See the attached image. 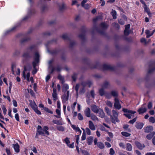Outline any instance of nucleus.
<instances>
[{"label": "nucleus", "mask_w": 155, "mask_h": 155, "mask_svg": "<svg viewBox=\"0 0 155 155\" xmlns=\"http://www.w3.org/2000/svg\"><path fill=\"white\" fill-rule=\"evenodd\" d=\"M90 94L93 98H94L95 94L94 90H91V91Z\"/></svg>", "instance_id": "55"}, {"label": "nucleus", "mask_w": 155, "mask_h": 155, "mask_svg": "<svg viewBox=\"0 0 155 155\" xmlns=\"http://www.w3.org/2000/svg\"><path fill=\"white\" fill-rule=\"evenodd\" d=\"M68 45L69 44V47H72L75 44V43L74 41L71 40L68 38Z\"/></svg>", "instance_id": "32"}, {"label": "nucleus", "mask_w": 155, "mask_h": 155, "mask_svg": "<svg viewBox=\"0 0 155 155\" xmlns=\"http://www.w3.org/2000/svg\"><path fill=\"white\" fill-rule=\"evenodd\" d=\"M145 33L147 35L146 36V38H148L151 35V33L150 34V31L148 30H146Z\"/></svg>", "instance_id": "38"}, {"label": "nucleus", "mask_w": 155, "mask_h": 155, "mask_svg": "<svg viewBox=\"0 0 155 155\" xmlns=\"http://www.w3.org/2000/svg\"><path fill=\"white\" fill-rule=\"evenodd\" d=\"M89 127L90 129L92 130H95V127L94 124L90 120L88 122Z\"/></svg>", "instance_id": "25"}, {"label": "nucleus", "mask_w": 155, "mask_h": 155, "mask_svg": "<svg viewBox=\"0 0 155 155\" xmlns=\"http://www.w3.org/2000/svg\"><path fill=\"white\" fill-rule=\"evenodd\" d=\"M68 86L67 84H63V85L62 91L64 94L62 97L63 104L67 101L68 99Z\"/></svg>", "instance_id": "1"}, {"label": "nucleus", "mask_w": 155, "mask_h": 155, "mask_svg": "<svg viewBox=\"0 0 155 155\" xmlns=\"http://www.w3.org/2000/svg\"><path fill=\"white\" fill-rule=\"evenodd\" d=\"M144 11L145 12H146L147 13V14L149 15V16L151 14L150 13V12L149 11V8L146 5H145L144 6Z\"/></svg>", "instance_id": "34"}, {"label": "nucleus", "mask_w": 155, "mask_h": 155, "mask_svg": "<svg viewBox=\"0 0 155 155\" xmlns=\"http://www.w3.org/2000/svg\"><path fill=\"white\" fill-rule=\"evenodd\" d=\"M40 55L37 52L35 53L34 56V60L33 62V65L34 68L32 71V74H35L37 72V69L35 67L37 65V64L39 62V58Z\"/></svg>", "instance_id": "2"}, {"label": "nucleus", "mask_w": 155, "mask_h": 155, "mask_svg": "<svg viewBox=\"0 0 155 155\" xmlns=\"http://www.w3.org/2000/svg\"><path fill=\"white\" fill-rule=\"evenodd\" d=\"M58 78L60 80L61 83L63 84L64 82V79L63 78H62L61 76H59L58 77Z\"/></svg>", "instance_id": "58"}, {"label": "nucleus", "mask_w": 155, "mask_h": 155, "mask_svg": "<svg viewBox=\"0 0 155 155\" xmlns=\"http://www.w3.org/2000/svg\"><path fill=\"white\" fill-rule=\"evenodd\" d=\"M31 107L38 114L41 115V112L38 109L36 105L34 103L32 105Z\"/></svg>", "instance_id": "18"}, {"label": "nucleus", "mask_w": 155, "mask_h": 155, "mask_svg": "<svg viewBox=\"0 0 155 155\" xmlns=\"http://www.w3.org/2000/svg\"><path fill=\"white\" fill-rule=\"evenodd\" d=\"M155 70V61L152 62L151 65H150L149 70L147 74V77H149V75L151 74L153 71Z\"/></svg>", "instance_id": "6"}, {"label": "nucleus", "mask_w": 155, "mask_h": 155, "mask_svg": "<svg viewBox=\"0 0 155 155\" xmlns=\"http://www.w3.org/2000/svg\"><path fill=\"white\" fill-rule=\"evenodd\" d=\"M78 76V74L77 73H74L72 76V80L75 82L76 81L77 77Z\"/></svg>", "instance_id": "37"}, {"label": "nucleus", "mask_w": 155, "mask_h": 155, "mask_svg": "<svg viewBox=\"0 0 155 155\" xmlns=\"http://www.w3.org/2000/svg\"><path fill=\"white\" fill-rule=\"evenodd\" d=\"M91 119L93 120L98 121V119L97 117L93 114H91L90 117Z\"/></svg>", "instance_id": "35"}, {"label": "nucleus", "mask_w": 155, "mask_h": 155, "mask_svg": "<svg viewBox=\"0 0 155 155\" xmlns=\"http://www.w3.org/2000/svg\"><path fill=\"white\" fill-rule=\"evenodd\" d=\"M110 87V82L106 81H104L101 85V87L104 89H107Z\"/></svg>", "instance_id": "13"}, {"label": "nucleus", "mask_w": 155, "mask_h": 155, "mask_svg": "<svg viewBox=\"0 0 155 155\" xmlns=\"http://www.w3.org/2000/svg\"><path fill=\"white\" fill-rule=\"evenodd\" d=\"M147 110V109L146 108H140L138 110V111L139 114H141L145 112Z\"/></svg>", "instance_id": "33"}, {"label": "nucleus", "mask_w": 155, "mask_h": 155, "mask_svg": "<svg viewBox=\"0 0 155 155\" xmlns=\"http://www.w3.org/2000/svg\"><path fill=\"white\" fill-rule=\"evenodd\" d=\"M94 137L92 136L89 137L87 139V142L89 145H91L93 141Z\"/></svg>", "instance_id": "27"}, {"label": "nucleus", "mask_w": 155, "mask_h": 155, "mask_svg": "<svg viewBox=\"0 0 155 155\" xmlns=\"http://www.w3.org/2000/svg\"><path fill=\"white\" fill-rule=\"evenodd\" d=\"M97 146L99 148L101 149H103L104 147V144L101 142H99L97 143Z\"/></svg>", "instance_id": "36"}, {"label": "nucleus", "mask_w": 155, "mask_h": 155, "mask_svg": "<svg viewBox=\"0 0 155 155\" xmlns=\"http://www.w3.org/2000/svg\"><path fill=\"white\" fill-rule=\"evenodd\" d=\"M122 111L126 114H124V115L126 116L129 119L131 118V117H134V115H132L136 113L135 111H133L130 110H128L127 109L123 108Z\"/></svg>", "instance_id": "3"}, {"label": "nucleus", "mask_w": 155, "mask_h": 155, "mask_svg": "<svg viewBox=\"0 0 155 155\" xmlns=\"http://www.w3.org/2000/svg\"><path fill=\"white\" fill-rule=\"evenodd\" d=\"M105 145L107 147H110L111 146L110 144L109 143L107 142H105Z\"/></svg>", "instance_id": "64"}, {"label": "nucleus", "mask_w": 155, "mask_h": 155, "mask_svg": "<svg viewBox=\"0 0 155 155\" xmlns=\"http://www.w3.org/2000/svg\"><path fill=\"white\" fill-rule=\"evenodd\" d=\"M44 110L46 111V112H48L50 114H53V112L52 111H51L48 108L46 107H45L44 108Z\"/></svg>", "instance_id": "48"}, {"label": "nucleus", "mask_w": 155, "mask_h": 155, "mask_svg": "<svg viewBox=\"0 0 155 155\" xmlns=\"http://www.w3.org/2000/svg\"><path fill=\"white\" fill-rule=\"evenodd\" d=\"M52 96L54 98V100H56L57 99V94L56 93H53Z\"/></svg>", "instance_id": "62"}, {"label": "nucleus", "mask_w": 155, "mask_h": 155, "mask_svg": "<svg viewBox=\"0 0 155 155\" xmlns=\"http://www.w3.org/2000/svg\"><path fill=\"white\" fill-rule=\"evenodd\" d=\"M38 131L37 132L39 134L41 135H44L45 133L42 131V128L41 126L38 125Z\"/></svg>", "instance_id": "24"}, {"label": "nucleus", "mask_w": 155, "mask_h": 155, "mask_svg": "<svg viewBox=\"0 0 155 155\" xmlns=\"http://www.w3.org/2000/svg\"><path fill=\"white\" fill-rule=\"evenodd\" d=\"M35 46L32 45L28 49L26 52L23 55V57L24 58H26L28 56V53L31 51H32L35 50Z\"/></svg>", "instance_id": "7"}, {"label": "nucleus", "mask_w": 155, "mask_h": 155, "mask_svg": "<svg viewBox=\"0 0 155 155\" xmlns=\"http://www.w3.org/2000/svg\"><path fill=\"white\" fill-rule=\"evenodd\" d=\"M155 135V132L153 131L151 133L147 135L146 136V138L149 140H151L153 137Z\"/></svg>", "instance_id": "30"}, {"label": "nucleus", "mask_w": 155, "mask_h": 155, "mask_svg": "<svg viewBox=\"0 0 155 155\" xmlns=\"http://www.w3.org/2000/svg\"><path fill=\"white\" fill-rule=\"evenodd\" d=\"M91 110L88 107H87L84 111V113L85 116L88 117H89L91 116Z\"/></svg>", "instance_id": "17"}, {"label": "nucleus", "mask_w": 155, "mask_h": 155, "mask_svg": "<svg viewBox=\"0 0 155 155\" xmlns=\"http://www.w3.org/2000/svg\"><path fill=\"white\" fill-rule=\"evenodd\" d=\"M2 109L3 111L4 114L5 115L7 112V109L5 106H3L2 107Z\"/></svg>", "instance_id": "56"}, {"label": "nucleus", "mask_w": 155, "mask_h": 155, "mask_svg": "<svg viewBox=\"0 0 155 155\" xmlns=\"http://www.w3.org/2000/svg\"><path fill=\"white\" fill-rule=\"evenodd\" d=\"M91 109L92 111L96 113H98L99 108L95 105H93L91 106Z\"/></svg>", "instance_id": "19"}, {"label": "nucleus", "mask_w": 155, "mask_h": 155, "mask_svg": "<svg viewBox=\"0 0 155 155\" xmlns=\"http://www.w3.org/2000/svg\"><path fill=\"white\" fill-rule=\"evenodd\" d=\"M135 143L136 146L139 149L142 150L145 147V146L143 144H142L138 141L136 142Z\"/></svg>", "instance_id": "23"}, {"label": "nucleus", "mask_w": 155, "mask_h": 155, "mask_svg": "<svg viewBox=\"0 0 155 155\" xmlns=\"http://www.w3.org/2000/svg\"><path fill=\"white\" fill-rule=\"evenodd\" d=\"M105 110L106 113H107V114L108 115H110V119H111V121L112 122L114 123H115V120L114 118L112 116L111 114V112L109 108L107 107H106L104 108Z\"/></svg>", "instance_id": "9"}, {"label": "nucleus", "mask_w": 155, "mask_h": 155, "mask_svg": "<svg viewBox=\"0 0 155 155\" xmlns=\"http://www.w3.org/2000/svg\"><path fill=\"white\" fill-rule=\"evenodd\" d=\"M112 25L117 28V29H119L120 27L118 24L115 22L113 23Z\"/></svg>", "instance_id": "52"}, {"label": "nucleus", "mask_w": 155, "mask_h": 155, "mask_svg": "<svg viewBox=\"0 0 155 155\" xmlns=\"http://www.w3.org/2000/svg\"><path fill=\"white\" fill-rule=\"evenodd\" d=\"M143 123L137 122L136 123L135 127L138 129H141L143 128Z\"/></svg>", "instance_id": "20"}, {"label": "nucleus", "mask_w": 155, "mask_h": 155, "mask_svg": "<svg viewBox=\"0 0 155 155\" xmlns=\"http://www.w3.org/2000/svg\"><path fill=\"white\" fill-rule=\"evenodd\" d=\"M12 70L13 74L14 75H19L20 74V69L16 68L15 64H13L12 66Z\"/></svg>", "instance_id": "5"}, {"label": "nucleus", "mask_w": 155, "mask_h": 155, "mask_svg": "<svg viewBox=\"0 0 155 155\" xmlns=\"http://www.w3.org/2000/svg\"><path fill=\"white\" fill-rule=\"evenodd\" d=\"M112 112L113 113V117L114 118L115 120V123H116V122H119V120L118 119V114L117 111H116L114 110H112Z\"/></svg>", "instance_id": "11"}, {"label": "nucleus", "mask_w": 155, "mask_h": 155, "mask_svg": "<svg viewBox=\"0 0 155 155\" xmlns=\"http://www.w3.org/2000/svg\"><path fill=\"white\" fill-rule=\"evenodd\" d=\"M106 104L108 107H111L112 106V104L111 102L109 101H107L105 102Z\"/></svg>", "instance_id": "41"}, {"label": "nucleus", "mask_w": 155, "mask_h": 155, "mask_svg": "<svg viewBox=\"0 0 155 155\" xmlns=\"http://www.w3.org/2000/svg\"><path fill=\"white\" fill-rule=\"evenodd\" d=\"M126 148L127 150L130 151L132 150V147L130 143H128L126 144Z\"/></svg>", "instance_id": "31"}, {"label": "nucleus", "mask_w": 155, "mask_h": 155, "mask_svg": "<svg viewBox=\"0 0 155 155\" xmlns=\"http://www.w3.org/2000/svg\"><path fill=\"white\" fill-rule=\"evenodd\" d=\"M28 93H30L32 96H34V92L31 89H29V87H28Z\"/></svg>", "instance_id": "57"}, {"label": "nucleus", "mask_w": 155, "mask_h": 155, "mask_svg": "<svg viewBox=\"0 0 155 155\" xmlns=\"http://www.w3.org/2000/svg\"><path fill=\"white\" fill-rule=\"evenodd\" d=\"M80 84H77L75 87V90L76 92V94L77 95L78 94V91L80 87Z\"/></svg>", "instance_id": "40"}, {"label": "nucleus", "mask_w": 155, "mask_h": 155, "mask_svg": "<svg viewBox=\"0 0 155 155\" xmlns=\"http://www.w3.org/2000/svg\"><path fill=\"white\" fill-rule=\"evenodd\" d=\"M121 134L122 135L126 137H128L130 135V134L126 132H122Z\"/></svg>", "instance_id": "39"}, {"label": "nucleus", "mask_w": 155, "mask_h": 155, "mask_svg": "<svg viewBox=\"0 0 155 155\" xmlns=\"http://www.w3.org/2000/svg\"><path fill=\"white\" fill-rule=\"evenodd\" d=\"M141 42L142 43H144L145 45H146L148 43L146 41V39L144 38H143L141 39Z\"/></svg>", "instance_id": "54"}, {"label": "nucleus", "mask_w": 155, "mask_h": 155, "mask_svg": "<svg viewBox=\"0 0 155 155\" xmlns=\"http://www.w3.org/2000/svg\"><path fill=\"white\" fill-rule=\"evenodd\" d=\"M86 138V134L85 132H83V135L81 137V140H85Z\"/></svg>", "instance_id": "49"}, {"label": "nucleus", "mask_w": 155, "mask_h": 155, "mask_svg": "<svg viewBox=\"0 0 155 155\" xmlns=\"http://www.w3.org/2000/svg\"><path fill=\"white\" fill-rule=\"evenodd\" d=\"M56 113L58 115L55 116L57 117L60 118L61 115V111L59 109H57L56 110Z\"/></svg>", "instance_id": "42"}, {"label": "nucleus", "mask_w": 155, "mask_h": 155, "mask_svg": "<svg viewBox=\"0 0 155 155\" xmlns=\"http://www.w3.org/2000/svg\"><path fill=\"white\" fill-rule=\"evenodd\" d=\"M13 147L15 151L17 153H18L20 151L19 146L18 143L13 144Z\"/></svg>", "instance_id": "28"}, {"label": "nucleus", "mask_w": 155, "mask_h": 155, "mask_svg": "<svg viewBox=\"0 0 155 155\" xmlns=\"http://www.w3.org/2000/svg\"><path fill=\"white\" fill-rule=\"evenodd\" d=\"M104 96L107 98L109 99L111 98L112 96L110 93H106Z\"/></svg>", "instance_id": "45"}, {"label": "nucleus", "mask_w": 155, "mask_h": 155, "mask_svg": "<svg viewBox=\"0 0 155 155\" xmlns=\"http://www.w3.org/2000/svg\"><path fill=\"white\" fill-rule=\"evenodd\" d=\"M103 67L104 70H113L114 69V67L107 64H104Z\"/></svg>", "instance_id": "15"}, {"label": "nucleus", "mask_w": 155, "mask_h": 155, "mask_svg": "<svg viewBox=\"0 0 155 155\" xmlns=\"http://www.w3.org/2000/svg\"><path fill=\"white\" fill-rule=\"evenodd\" d=\"M86 131L87 134L88 135L91 134V130L88 128H86Z\"/></svg>", "instance_id": "61"}, {"label": "nucleus", "mask_w": 155, "mask_h": 155, "mask_svg": "<svg viewBox=\"0 0 155 155\" xmlns=\"http://www.w3.org/2000/svg\"><path fill=\"white\" fill-rule=\"evenodd\" d=\"M48 127L47 126H44L43 127V129H42V131L45 133V134H46L48 135L49 134V133L48 131Z\"/></svg>", "instance_id": "29"}, {"label": "nucleus", "mask_w": 155, "mask_h": 155, "mask_svg": "<svg viewBox=\"0 0 155 155\" xmlns=\"http://www.w3.org/2000/svg\"><path fill=\"white\" fill-rule=\"evenodd\" d=\"M78 118L79 120H83V117L80 113L78 114Z\"/></svg>", "instance_id": "46"}, {"label": "nucleus", "mask_w": 155, "mask_h": 155, "mask_svg": "<svg viewBox=\"0 0 155 155\" xmlns=\"http://www.w3.org/2000/svg\"><path fill=\"white\" fill-rule=\"evenodd\" d=\"M112 15L113 17V18L114 19H115L116 18V12L114 10L113 12H111Z\"/></svg>", "instance_id": "47"}, {"label": "nucleus", "mask_w": 155, "mask_h": 155, "mask_svg": "<svg viewBox=\"0 0 155 155\" xmlns=\"http://www.w3.org/2000/svg\"><path fill=\"white\" fill-rule=\"evenodd\" d=\"M85 91V87H82L80 90V93L81 94H84Z\"/></svg>", "instance_id": "44"}, {"label": "nucleus", "mask_w": 155, "mask_h": 155, "mask_svg": "<svg viewBox=\"0 0 155 155\" xmlns=\"http://www.w3.org/2000/svg\"><path fill=\"white\" fill-rule=\"evenodd\" d=\"M149 120V121L150 122H152V123H154L155 122V119L153 117H150Z\"/></svg>", "instance_id": "51"}, {"label": "nucleus", "mask_w": 155, "mask_h": 155, "mask_svg": "<svg viewBox=\"0 0 155 155\" xmlns=\"http://www.w3.org/2000/svg\"><path fill=\"white\" fill-rule=\"evenodd\" d=\"M110 93L111 96L115 98H117L118 96V91L116 90H112L110 92Z\"/></svg>", "instance_id": "26"}, {"label": "nucleus", "mask_w": 155, "mask_h": 155, "mask_svg": "<svg viewBox=\"0 0 155 155\" xmlns=\"http://www.w3.org/2000/svg\"><path fill=\"white\" fill-rule=\"evenodd\" d=\"M98 93L101 96H104L106 93L104 89L102 87L101 88L99 89Z\"/></svg>", "instance_id": "22"}, {"label": "nucleus", "mask_w": 155, "mask_h": 155, "mask_svg": "<svg viewBox=\"0 0 155 155\" xmlns=\"http://www.w3.org/2000/svg\"><path fill=\"white\" fill-rule=\"evenodd\" d=\"M81 152L84 155H90L88 152L85 150H81Z\"/></svg>", "instance_id": "43"}, {"label": "nucleus", "mask_w": 155, "mask_h": 155, "mask_svg": "<svg viewBox=\"0 0 155 155\" xmlns=\"http://www.w3.org/2000/svg\"><path fill=\"white\" fill-rule=\"evenodd\" d=\"M82 6L84 7L85 9H88L90 7L89 5L88 4H84V6Z\"/></svg>", "instance_id": "60"}, {"label": "nucleus", "mask_w": 155, "mask_h": 155, "mask_svg": "<svg viewBox=\"0 0 155 155\" xmlns=\"http://www.w3.org/2000/svg\"><path fill=\"white\" fill-rule=\"evenodd\" d=\"M82 87H85L87 86H88L89 87H90L91 85V82L89 81H83L81 82V84Z\"/></svg>", "instance_id": "16"}, {"label": "nucleus", "mask_w": 155, "mask_h": 155, "mask_svg": "<svg viewBox=\"0 0 155 155\" xmlns=\"http://www.w3.org/2000/svg\"><path fill=\"white\" fill-rule=\"evenodd\" d=\"M81 30H83V31L82 33L79 35V37L82 41H84L85 39V33L86 32V28L84 27H82Z\"/></svg>", "instance_id": "8"}, {"label": "nucleus", "mask_w": 155, "mask_h": 155, "mask_svg": "<svg viewBox=\"0 0 155 155\" xmlns=\"http://www.w3.org/2000/svg\"><path fill=\"white\" fill-rule=\"evenodd\" d=\"M26 68H25L24 71L23 72V76L25 79H26L28 81H30V73L29 72L26 73Z\"/></svg>", "instance_id": "14"}, {"label": "nucleus", "mask_w": 155, "mask_h": 155, "mask_svg": "<svg viewBox=\"0 0 155 155\" xmlns=\"http://www.w3.org/2000/svg\"><path fill=\"white\" fill-rule=\"evenodd\" d=\"M136 120H137V117H136L134 118L132 120H130L129 121L128 123L130 124H133L136 121Z\"/></svg>", "instance_id": "50"}, {"label": "nucleus", "mask_w": 155, "mask_h": 155, "mask_svg": "<svg viewBox=\"0 0 155 155\" xmlns=\"http://www.w3.org/2000/svg\"><path fill=\"white\" fill-rule=\"evenodd\" d=\"M98 113L99 116L101 118H103L105 117V114L102 109L99 108Z\"/></svg>", "instance_id": "21"}, {"label": "nucleus", "mask_w": 155, "mask_h": 155, "mask_svg": "<svg viewBox=\"0 0 155 155\" xmlns=\"http://www.w3.org/2000/svg\"><path fill=\"white\" fill-rule=\"evenodd\" d=\"M153 130V128L152 126H147L144 128V132L147 133H151Z\"/></svg>", "instance_id": "12"}, {"label": "nucleus", "mask_w": 155, "mask_h": 155, "mask_svg": "<svg viewBox=\"0 0 155 155\" xmlns=\"http://www.w3.org/2000/svg\"><path fill=\"white\" fill-rule=\"evenodd\" d=\"M109 154L111 155H113L115 154V151L112 148H111L110 150Z\"/></svg>", "instance_id": "53"}, {"label": "nucleus", "mask_w": 155, "mask_h": 155, "mask_svg": "<svg viewBox=\"0 0 155 155\" xmlns=\"http://www.w3.org/2000/svg\"><path fill=\"white\" fill-rule=\"evenodd\" d=\"M147 107H148V108L149 109H150L152 108V103L151 102H150L148 103Z\"/></svg>", "instance_id": "63"}, {"label": "nucleus", "mask_w": 155, "mask_h": 155, "mask_svg": "<svg viewBox=\"0 0 155 155\" xmlns=\"http://www.w3.org/2000/svg\"><path fill=\"white\" fill-rule=\"evenodd\" d=\"M108 26V25L105 23L102 22L100 24V27L101 29H99L98 28L96 27L95 29L101 35H104V31L106 29Z\"/></svg>", "instance_id": "4"}, {"label": "nucleus", "mask_w": 155, "mask_h": 155, "mask_svg": "<svg viewBox=\"0 0 155 155\" xmlns=\"http://www.w3.org/2000/svg\"><path fill=\"white\" fill-rule=\"evenodd\" d=\"M57 129L59 131H63L64 130V128L62 126H58L57 127Z\"/></svg>", "instance_id": "59"}, {"label": "nucleus", "mask_w": 155, "mask_h": 155, "mask_svg": "<svg viewBox=\"0 0 155 155\" xmlns=\"http://www.w3.org/2000/svg\"><path fill=\"white\" fill-rule=\"evenodd\" d=\"M115 103H114V107L118 110H120L121 107V106L120 104L118 99L117 98L114 99Z\"/></svg>", "instance_id": "10"}]
</instances>
